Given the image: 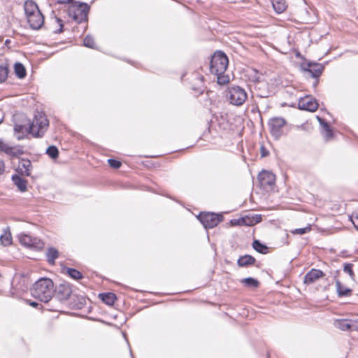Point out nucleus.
Masks as SVG:
<instances>
[{"instance_id":"e433bc0d","label":"nucleus","mask_w":358,"mask_h":358,"mask_svg":"<svg viewBox=\"0 0 358 358\" xmlns=\"http://www.w3.org/2000/svg\"><path fill=\"white\" fill-rule=\"evenodd\" d=\"M311 229L310 227H304V228H299V229H296L294 231H292L293 234H300V235H302V234H304L308 231H310Z\"/></svg>"},{"instance_id":"ddd939ff","label":"nucleus","mask_w":358,"mask_h":358,"mask_svg":"<svg viewBox=\"0 0 358 358\" xmlns=\"http://www.w3.org/2000/svg\"><path fill=\"white\" fill-rule=\"evenodd\" d=\"M19 241L22 245L29 248H40L42 245L38 239L27 234H20Z\"/></svg>"},{"instance_id":"393cba45","label":"nucleus","mask_w":358,"mask_h":358,"mask_svg":"<svg viewBox=\"0 0 358 358\" xmlns=\"http://www.w3.org/2000/svg\"><path fill=\"white\" fill-rule=\"evenodd\" d=\"M9 73V65L7 62L0 64V83L6 81Z\"/></svg>"},{"instance_id":"de8ad7c7","label":"nucleus","mask_w":358,"mask_h":358,"mask_svg":"<svg viewBox=\"0 0 358 358\" xmlns=\"http://www.w3.org/2000/svg\"><path fill=\"white\" fill-rule=\"evenodd\" d=\"M197 78H198L199 80H201V82H203V77L202 76H201V75H198V76H197Z\"/></svg>"},{"instance_id":"6ab92c4d","label":"nucleus","mask_w":358,"mask_h":358,"mask_svg":"<svg viewBox=\"0 0 358 358\" xmlns=\"http://www.w3.org/2000/svg\"><path fill=\"white\" fill-rule=\"evenodd\" d=\"M12 180L20 192H23L27 190V182L23 178L19 175L15 174L12 176Z\"/></svg>"},{"instance_id":"2f4dec72","label":"nucleus","mask_w":358,"mask_h":358,"mask_svg":"<svg viewBox=\"0 0 358 358\" xmlns=\"http://www.w3.org/2000/svg\"><path fill=\"white\" fill-rule=\"evenodd\" d=\"M83 45L90 48H94L95 43L93 37L87 35L83 40Z\"/></svg>"},{"instance_id":"a18cd8bd","label":"nucleus","mask_w":358,"mask_h":358,"mask_svg":"<svg viewBox=\"0 0 358 358\" xmlns=\"http://www.w3.org/2000/svg\"><path fill=\"white\" fill-rule=\"evenodd\" d=\"M317 119L318 122H320V125H321L322 127H324V124H325V123H327V122H326L323 118H322V117H318V116H317Z\"/></svg>"},{"instance_id":"8fccbe9b","label":"nucleus","mask_w":358,"mask_h":358,"mask_svg":"<svg viewBox=\"0 0 358 358\" xmlns=\"http://www.w3.org/2000/svg\"><path fill=\"white\" fill-rule=\"evenodd\" d=\"M318 83V78H316V80L315 81L313 86L315 87Z\"/></svg>"},{"instance_id":"a878e982","label":"nucleus","mask_w":358,"mask_h":358,"mask_svg":"<svg viewBox=\"0 0 358 358\" xmlns=\"http://www.w3.org/2000/svg\"><path fill=\"white\" fill-rule=\"evenodd\" d=\"M253 248L261 254H266L268 252V247L262 243L259 240H255L252 243Z\"/></svg>"},{"instance_id":"9d476101","label":"nucleus","mask_w":358,"mask_h":358,"mask_svg":"<svg viewBox=\"0 0 358 358\" xmlns=\"http://www.w3.org/2000/svg\"><path fill=\"white\" fill-rule=\"evenodd\" d=\"M90 7L85 3H81L79 6L73 11V19L78 23L85 22L87 20V13Z\"/></svg>"},{"instance_id":"3c124183","label":"nucleus","mask_w":358,"mask_h":358,"mask_svg":"<svg viewBox=\"0 0 358 358\" xmlns=\"http://www.w3.org/2000/svg\"><path fill=\"white\" fill-rule=\"evenodd\" d=\"M71 10H69V15L71 16Z\"/></svg>"},{"instance_id":"c03bdc74","label":"nucleus","mask_w":358,"mask_h":358,"mask_svg":"<svg viewBox=\"0 0 358 358\" xmlns=\"http://www.w3.org/2000/svg\"><path fill=\"white\" fill-rule=\"evenodd\" d=\"M5 171V164L3 161H0V175L3 174Z\"/></svg>"},{"instance_id":"58836bf2","label":"nucleus","mask_w":358,"mask_h":358,"mask_svg":"<svg viewBox=\"0 0 358 358\" xmlns=\"http://www.w3.org/2000/svg\"><path fill=\"white\" fill-rule=\"evenodd\" d=\"M10 148V146L9 145L0 141V150L3 151L7 155L9 152Z\"/></svg>"},{"instance_id":"f704fd0d","label":"nucleus","mask_w":358,"mask_h":358,"mask_svg":"<svg viewBox=\"0 0 358 358\" xmlns=\"http://www.w3.org/2000/svg\"><path fill=\"white\" fill-rule=\"evenodd\" d=\"M253 219L255 220V222L253 221H250L249 222H246V219L245 218H242V222L246 224V225H252L254 224L255 223H258V222H260L262 221V215H255L254 217H253Z\"/></svg>"},{"instance_id":"c9c22d12","label":"nucleus","mask_w":358,"mask_h":358,"mask_svg":"<svg viewBox=\"0 0 358 358\" xmlns=\"http://www.w3.org/2000/svg\"><path fill=\"white\" fill-rule=\"evenodd\" d=\"M108 163L110 167L114 168V169H119L122 165V164L120 161L114 159H108Z\"/></svg>"},{"instance_id":"f3484780","label":"nucleus","mask_w":358,"mask_h":358,"mask_svg":"<svg viewBox=\"0 0 358 358\" xmlns=\"http://www.w3.org/2000/svg\"><path fill=\"white\" fill-rule=\"evenodd\" d=\"M32 169V164L30 160L27 159H22L20 160V164L18 167V170L20 171L22 174H24L27 176H29L31 173L30 171Z\"/></svg>"},{"instance_id":"423d86ee","label":"nucleus","mask_w":358,"mask_h":358,"mask_svg":"<svg viewBox=\"0 0 358 358\" xmlns=\"http://www.w3.org/2000/svg\"><path fill=\"white\" fill-rule=\"evenodd\" d=\"M198 219L206 229H212L222 221L223 216L214 213H201Z\"/></svg>"},{"instance_id":"473e14b6","label":"nucleus","mask_w":358,"mask_h":358,"mask_svg":"<svg viewBox=\"0 0 358 358\" xmlns=\"http://www.w3.org/2000/svg\"><path fill=\"white\" fill-rule=\"evenodd\" d=\"M352 267H353L352 264H350V263L345 264L344 267H343V271H344V272L348 273L352 279H354L355 273L353 272Z\"/></svg>"},{"instance_id":"1a4fd4ad","label":"nucleus","mask_w":358,"mask_h":358,"mask_svg":"<svg viewBox=\"0 0 358 358\" xmlns=\"http://www.w3.org/2000/svg\"><path fill=\"white\" fill-rule=\"evenodd\" d=\"M318 106L317 101L310 96H306L301 98L298 102V107L299 109L310 112L315 111L317 109Z\"/></svg>"},{"instance_id":"a19ab883","label":"nucleus","mask_w":358,"mask_h":358,"mask_svg":"<svg viewBox=\"0 0 358 358\" xmlns=\"http://www.w3.org/2000/svg\"><path fill=\"white\" fill-rule=\"evenodd\" d=\"M351 221L353 223L355 227L358 230V213L355 215H352Z\"/></svg>"},{"instance_id":"4468645a","label":"nucleus","mask_w":358,"mask_h":358,"mask_svg":"<svg viewBox=\"0 0 358 358\" xmlns=\"http://www.w3.org/2000/svg\"><path fill=\"white\" fill-rule=\"evenodd\" d=\"M305 71L310 73L314 78H318L324 71V66L318 63H308L307 66L303 68Z\"/></svg>"},{"instance_id":"b1692460","label":"nucleus","mask_w":358,"mask_h":358,"mask_svg":"<svg viewBox=\"0 0 358 358\" xmlns=\"http://www.w3.org/2000/svg\"><path fill=\"white\" fill-rule=\"evenodd\" d=\"M14 71L16 76L20 79L24 78L27 75L25 67L20 62H16L15 64Z\"/></svg>"},{"instance_id":"dca6fc26","label":"nucleus","mask_w":358,"mask_h":358,"mask_svg":"<svg viewBox=\"0 0 358 358\" xmlns=\"http://www.w3.org/2000/svg\"><path fill=\"white\" fill-rule=\"evenodd\" d=\"M24 10L26 17L34 13H37V12H41L38 5L32 0H27L24 2Z\"/></svg>"},{"instance_id":"20e7f679","label":"nucleus","mask_w":358,"mask_h":358,"mask_svg":"<svg viewBox=\"0 0 358 358\" xmlns=\"http://www.w3.org/2000/svg\"><path fill=\"white\" fill-rule=\"evenodd\" d=\"M226 96L230 103L240 106L246 101L248 94L243 88L238 85H234L228 87Z\"/></svg>"},{"instance_id":"39448f33","label":"nucleus","mask_w":358,"mask_h":358,"mask_svg":"<svg viewBox=\"0 0 358 358\" xmlns=\"http://www.w3.org/2000/svg\"><path fill=\"white\" fill-rule=\"evenodd\" d=\"M287 124V121L281 117H273L269 119L268 122V129L271 134L275 138H280L283 134V129Z\"/></svg>"},{"instance_id":"c85d7f7f","label":"nucleus","mask_w":358,"mask_h":358,"mask_svg":"<svg viewBox=\"0 0 358 358\" xmlns=\"http://www.w3.org/2000/svg\"><path fill=\"white\" fill-rule=\"evenodd\" d=\"M24 154L23 149L21 146H10L8 155L17 157Z\"/></svg>"},{"instance_id":"79ce46f5","label":"nucleus","mask_w":358,"mask_h":358,"mask_svg":"<svg viewBox=\"0 0 358 358\" xmlns=\"http://www.w3.org/2000/svg\"><path fill=\"white\" fill-rule=\"evenodd\" d=\"M217 76V83L220 84H224L229 82V80L222 75Z\"/></svg>"},{"instance_id":"7c9ffc66","label":"nucleus","mask_w":358,"mask_h":358,"mask_svg":"<svg viewBox=\"0 0 358 358\" xmlns=\"http://www.w3.org/2000/svg\"><path fill=\"white\" fill-rule=\"evenodd\" d=\"M0 241L1 243L5 246L11 244L12 237L10 233L6 231L3 234L0 236Z\"/></svg>"},{"instance_id":"09e8293b","label":"nucleus","mask_w":358,"mask_h":358,"mask_svg":"<svg viewBox=\"0 0 358 358\" xmlns=\"http://www.w3.org/2000/svg\"><path fill=\"white\" fill-rule=\"evenodd\" d=\"M30 305L33 307H36L38 305V303L36 302H31L30 303Z\"/></svg>"},{"instance_id":"f8f14e48","label":"nucleus","mask_w":358,"mask_h":358,"mask_svg":"<svg viewBox=\"0 0 358 358\" xmlns=\"http://www.w3.org/2000/svg\"><path fill=\"white\" fill-rule=\"evenodd\" d=\"M324 276V273L320 269L312 268L303 278V283L310 285L316 282L320 278Z\"/></svg>"},{"instance_id":"ea45409f","label":"nucleus","mask_w":358,"mask_h":358,"mask_svg":"<svg viewBox=\"0 0 358 358\" xmlns=\"http://www.w3.org/2000/svg\"><path fill=\"white\" fill-rule=\"evenodd\" d=\"M260 153H261L262 157H267L269 155V152L266 150V148L263 145H261Z\"/></svg>"},{"instance_id":"9b49d317","label":"nucleus","mask_w":358,"mask_h":358,"mask_svg":"<svg viewBox=\"0 0 358 358\" xmlns=\"http://www.w3.org/2000/svg\"><path fill=\"white\" fill-rule=\"evenodd\" d=\"M27 20L30 27L34 30L41 29L44 24V17L41 12H37L27 17Z\"/></svg>"},{"instance_id":"f03ea898","label":"nucleus","mask_w":358,"mask_h":358,"mask_svg":"<svg viewBox=\"0 0 358 358\" xmlns=\"http://www.w3.org/2000/svg\"><path fill=\"white\" fill-rule=\"evenodd\" d=\"M32 296L44 303L48 302L54 294V283L50 278L38 280L31 289Z\"/></svg>"},{"instance_id":"7ed1b4c3","label":"nucleus","mask_w":358,"mask_h":358,"mask_svg":"<svg viewBox=\"0 0 358 358\" xmlns=\"http://www.w3.org/2000/svg\"><path fill=\"white\" fill-rule=\"evenodd\" d=\"M228 64V57L224 52L221 51L215 52L210 62V73L215 76L222 75L227 70Z\"/></svg>"},{"instance_id":"a211bd4d","label":"nucleus","mask_w":358,"mask_h":358,"mask_svg":"<svg viewBox=\"0 0 358 358\" xmlns=\"http://www.w3.org/2000/svg\"><path fill=\"white\" fill-rule=\"evenodd\" d=\"M256 262L255 257L249 255H245L238 258L237 264L239 267H246L250 265H253Z\"/></svg>"},{"instance_id":"5701e85b","label":"nucleus","mask_w":358,"mask_h":358,"mask_svg":"<svg viewBox=\"0 0 358 358\" xmlns=\"http://www.w3.org/2000/svg\"><path fill=\"white\" fill-rule=\"evenodd\" d=\"M59 256V252L55 248H49L46 252L47 261L50 264H54L55 259Z\"/></svg>"},{"instance_id":"4be33fe9","label":"nucleus","mask_w":358,"mask_h":358,"mask_svg":"<svg viewBox=\"0 0 358 358\" xmlns=\"http://www.w3.org/2000/svg\"><path fill=\"white\" fill-rule=\"evenodd\" d=\"M99 296L102 301L107 305H113L117 299L115 294L111 292L100 294Z\"/></svg>"},{"instance_id":"c756f323","label":"nucleus","mask_w":358,"mask_h":358,"mask_svg":"<svg viewBox=\"0 0 358 358\" xmlns=\"http://www.w3.org/2000/svg\"><path fill=\"white\" fill-rule=\"evenodd\" d=\"M46 154L48 155L50 158L55 159L59 156V150L56 146L50 145L47 148Z\"/></svg>"},{"instance_id":"412c9836","label":"nucleus","mask_w":358,"mask_h":358,"mask_svg":"<svg viewBox=\"0 0 358 358\" xmlns=\"http://www.w3.org/2000/svg\"><path fill=\"white\" fill-rule=\"evenodd\" d=\"M273 9L278 13H282L287 8L285 0H271Z\"/></svg>"},{"instance_id":"2eb2a0df","label":"nucleus","mask_w":358,"mask_h":358,"mask_svg":"<svg viewBox=\"0 0 358 358\" xmlns=\"http://www.w3.org/2000/svg\"><path fill=\"white\" fill-rule=\"evenodd\" d=\"M335 285L338 297H346L352 295V290L343 285L339 280L335 281Z\"/></svg>"},{"instance_id":"bb28decb","label":"nucleus","mask_w":358,"mask_h":358,"mask_svg":"<svg viewBox=\"0 0 358 358\" xmlns=\"http://www.w3.org/2000/svg\"><path fill=\"white\" fill-rule=\"evenodd\" d=\"M241 283L245 286L251 288H257L259 285V282L257 279L251 277L242 279Z\"/></svg>"},{"instance_id":"37998d69","label":"nucleus","mask_w":358,"mask_h":358,"mask_svg":"<svg viewBox=\"0 0 358 358\" xmlns=\"http://www.w3.org/2000/svg\"><path fill=\"white\" fill-rule=\"evenodd\" d=\"M350 331H358V322L355 321H352L351 322V330Z\"/></svg>"},{"instance_id":"49530a36","label":"nucleus","mask_w":358,"mask_h":358,"mask_svg":"<svg viewBox=\"0 0 358 358\" xmlns=\"http://www.w3.org/2000/svg\"><path fill=\"white\" fill-rule=\"evenodd\" d=\"M56 1L58 3H61V4H66V3H69L72 1V0H56Z\"/></svg>"},{"instance_id":"4c0bfd02","label":"nucleus","mask_w":358,"mask_h":358,"mask_svg":"<svg viewBox=\"0 0 358 358\" xmlns=\"http://www.w3.org/2000/svg\"><path fill=\"white\" fill-rule=\"evenodd\" d=\"M55 21L57 22V23L59 25V29L54 31V33L60 34L63 31V27H64L63 22L60 18L57 17H55Z\"/></svg>"},{"instance_id":"f257e3e1","label":"nucleus","mask_w":358,"mask_h":358,"mask_svg":"<svg viewBox=\"0 0 358 358\" xmlns=\"http://www.w3.org/2000/svg\"><path fill=\"white\" fill-rule=\"evenodd\" d=\"M49 121L45 114L37 112L32 122L23 116L22 123L16 122L15 124L14 131L22 134V136H17L18 140L23 138L25 134H31L34 138H41L47 131Z\"/></svg>"},{"instance_id":"cd10ccee","label":"nucleus","mask_w":358,"mask_h":358,"mask_svg":"<svg viewBox=\"0 0 358 358\" xmlns=\"http://www.w3.org/2000/svg\"><path fill=\"white\" fill-rule=\"evenodd\" d=\"M66 273L74 280L83 278V274L76 268H66Z\"/></svg>"},{"instance_id":"6e6552de","label":"nucleus","mask_w":358,"mask_h":358,"mask_svg":"<svg viewBox=\"0 0 358 358\" xmlns=\"http://www.w3.org/2000/svg\"><path fill=\"white\" fill-rule=\"evenodd\" d=\"M258 180L261 187L266 189L275 185V176L271 171L263 170L259 173Z\"/></svg>"},{"instance_id":"72a5a7b5","label":"nucleus","mask_w":358,"mask_h":358,"mask_svg":"<svg viewBox=\"0 0 358 358\" xmlns=\"http://www.w3.org/2000/svg\"><path fill=\"white\" fill-rule=\"evenodd\" d=\"M322 128L325 131V138L327 140L329 139L333 136L332 130L328 123H325Z\"/></svg>"},{"instance_id":"0eeeda50","label":"nucleus","mask_w":358,"mask_h":358,"mask_svg":"<svg viewBox=\"0 0 358 358\" xmlns=\"http://www.w3.org/2000/svg\"><path fill=\"white\" fill-rule=\"evenodd\" d=\"M55 297L60 301H65L71 296L72 289L68 282L60 283L54 289Z\"/></svg>"},{"instance_id":"aec40b11","label":"nucleus","mask_w":358,"mask_h":358,"mask_svg":"<svg viewBox=\"0 0 358 358\" xmlns=\"http://www.w3.org/2000/svg\"><path fill=\"white\" fill-rule=\"evenodd\" d=\"M351 322L352 320H349L347 319H339L335 321L334 325L336 328L342 331H350Z\"/></svg>"}]
</instances>
